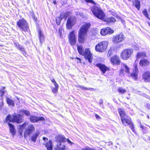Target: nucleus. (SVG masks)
Wrapping results in <instances>:
<instances>
[{
	"label": "nucleus",
	"mask_w": 150,
	"mask_h": 150,
	"mask_svg": "<svg viewBox=\"0 0 150 150\" xmlns=\"http://www.w3.org/2000/svg\"><path fill=\"white\" fill-rule=\"evenodd\" d=\"M129 68L125 64H123L120 70V73L121 74H126L131 76L132 78L136 80L137 79V76L139 73V70L137 67V65H135L134 67V69L132 73L130 74L129 72Z\"/></svg>",
	"instance_id": "f03ea898"
},
{
	"label": "nucleus",
	"mask_w": 150,
	"mask_h": 150,
	"mask_svg": "<svg viewBox=\"0 0 150 150\" xmlns=\"http://www.w3.org/2000/svg\"><path fill=\"white\" fill-rule=\"evenodd\" d=\"M3 105V102H1V104L0 105L1 108L2 107Z\"/></svg>",
	"instance_id": "3c124183"
},
{
	"label": "nucleus",
	"mask_w": 150,
	"mask_h": 150,
	"mask_svg": "<svg viewBox=\"0 0 150 150\" xmlns=\"http://www.w3.org/2000/svg\"><path fill=\"white\" fill-rule=\"evenodd\" d=\"M140 128L142 129L144 133L146 132L147 131V128L146 127L142 125H140Z\"/></svg>",
	"instance_id": "c9c22d12"
},
{
	"label": "nucleus",
	"mask_w": 150,
	"mask_h": 150,
	"mask_svg": "<svg viewBox=\"0 0 150 150\" xmlns=\"http://www.w3.org/2000/svg\"><path fill=\"white\" fill-rule=\"evenodd\" d=\"M69 42L71 45H75L76 42V36L75 33V31L73 30L71 32L68 36Z\"/></svg>",
	"instance_id": "1a4fd4ad"
},
{
	"label": "nucleus",
	"mask_w": 150,
	"mask_h": 150,
	"mask_svg": "<svg viewBox=\"0 0 150 150\" xmlns=\"http://www.w3.org/2000/svg\"><path fill=\"white\" fill-rule=\"evenodd\" d=\"M110 62L113 64L119 65L120 63V61L119 57L115 55L111 58Z\"/></svg>",
	"instance_id": "dca6fc26"
},
{
	"label": "nucleus",
	"mask_w": 150,
	"mask_h": 150,
	"mask_svg": "<svg viewBox=\"0 0 150 150\" xmlns=\"http://www.w3.org/2000/svg\"><path fill=\"white\" fill-rule=\"evenodd\" d=\"M67 141L68 143L71 145H72V144H74L73 142H72L71 141H70L69 139H67Z\"/></svg>",
	"instance_id": "a19ab883"
},
{
	"label": "nucleus",
	"mask_w": 150,
	"mask_h": 150,
	"mask_svg": "<svg viewBox=\"0 0 150 150\" xmlns=\"http://www.w3.org/2000/svg\"><path fill=\"white\" fill-rule=\"evenodd\" d=\"M118 110L122 124L125 126L129 125L132 130L134 132V126L133 124L131 122L130 117L125 114V112L123 109L120 108Z\"/></svg>",
	"instance_id": "20e7f679"
},
{
	"label": "nucleus",
	"mask_w": 150,
	"mask_h": 150,
	"mask_svg": "<svg viewBox=\"0 0 150 150\" xmlns=\"http://www.w3.org/2000/svg\"><path fill=\"white\" fill-rule=\"evenodd\" d=\"M142 76L144 81L150 82V71L145 72L143 74Z\"/></svg>",
	"instance_id": "2eb2a0df"
},
{
	"label": "nucleus",
	"mask_w": 150,
	"mask_h": 150,
	"mask_svg": "<svg viewBox=\"0 0 150 150\" xmlns=\"http://www.w3.org/2000/svg\"><path fill=\"white\" fill-rule=\"evenodd\" d=\"M91 25L90 23H85L79 29L78 33V38L80 42H82L85 40L87 33Z\"/></svg>",
	"instance_id": "7ed1b4c3"
},
{
	"label": "nucleus",
	"mask_w": 150,
	"mask_h": 150,
	"mask_svg": "<svg viewBox=\"0 0 150 150\" xmlns=\"http://www.w3.org/2000/svg\"><path fill=\"white\" fill-rule=\"evenodd\" d=\"M108 42L107 41H102L99 42L96 46L95 50L96 51L100 52H104L106 49L108 45Z\"/></svg>",
	"instance_id": "6e6552de"
},
{
	"label": "nucleus",
	"mask_w": 150,
	"mask_h": 150,
	"mask_svg": "<svg viewBox=\"0 0 150 150\" xmlns=\"http://www.w3.org/2000/svg\"><path fill=\"white\" fill-rule=\"evenodd\" d=\"M6 120H8L10 121L15 122L18 123H21L23 121L22 116L19 112V114L17 115H13L12 116L10 115L7 116Z\"/></svg>",
	"instance_id": "39448f33"
},
{
	"label": "nucleus",
	"mask_w": 150,
	"mask_h": 150,
	"mask_svg": "<svg viewBox=\"0 0 150 150\" xmlns=\"http://www.w3.org/2000/svg\"><path fill=\"white\" fill-rule=\"evenodd\" d=\"M127 98V99H129L128 98Z\"/></svg>",
	"instance_id": "13d9d810"
},
{
	"label": "nucleus",
	"mask_w": 150,
	"mask_h": 150,
	"mask_svg": "<svg viewBox=\"0 0 150 150\" xmlns=\"http://www.w3.org/2000/svg\"><path fill=\"white\" fill-rule=\"evenodd\" d=\"M45 146L47 150H52V141L50 140L48 142H47Z\"/></svg>",
	"instance_id": "5701e85b"
},
{
	"label": "nucleus",
	"mask_w": 150,
	"mask_h": 150,
	"mask_svg": "<svg viewBox=\"0 0 150 150\" xmlns=\"http://www.w3.org/2000/svg\"><path fill=\"white\" fill-rule=\"evenodd\" d=\"M143 14L148 18L150 19L149 18V15L147 13V12L146 9L142 11Z\"/></svg>",
	"instance_id": "e433bc0d"
},
{
	"label": "nucleus",
	"mask_w": 150,
	"mask_h": 150,
	"mask_svg": "<svg viewBox=\"0 0 150 150\" xmlns=\"http://www.w3.org/2000/svg\"><path fill=\"white\" fill-rule=\"evenodd\" d=\"M6 101H7V102L8 105H11L12 106H14V103L13 102V101L12 100L9 98H6Z\"/></svg>",
	"instance_id": "2f4dec72"
},
{
	"label": "nucleus",
	"mask_w": 150,
	"mask_h": 150,
	"mask_svg": "<svg viewBox=\"0 0 150 150\" xmlns=\"http://www.w3.org/2000/svg\"><path fill=\"white\" fill-rule=\"evenodd\" d=\"M140 3L139 1L138 0H135V6L139 10L140 8Z\"/></svg>",
	"instance_id": "473e14b6"
},
{
	"label": "nucleus",
	"mask_w": 150,
	"mask_h": 150,
	"mask_svg": "<svg viewBox=\"0 0 150 150\" xmlns=\"http://www.w3.org/2000/svg\"><path fill=\"white\" fill-rule=\"evenodd\" d=\"M83 53L82 55L84 56L85 58L86 59H87L90 63H91L92 62L93 56L89 49H86L85 51L83 52Z\"/></svg>",
	"instance_id": "f8f14e48"
},
{
	"label": "nucleus",
	"mask_w": 150,
	"mask_h": 150,
	"mask_svg": "<svg viewBox=\"0 0 150 150\" xmlns=\"http://www.w3.org/2000/svg\"><path fill=\"white\" fill-rule=\"evenodd\" d=\"M8 125L10 127V132L13 135H14L16 132L14 127V126L12 124L10 123H8Z\"/></svg>",
	"instance_id": "412c9836"
},
{
	"label": "nucleus",
	"mask_w": 150,
	"mask_h": 150,
	"mask_svg": "<svg viewBox=\"0 0 150 150\" xmlns=\"http://www.w3.org/2000/svg\"><path fill=\"white\" fill-rule=\"evenodd\" d=\"M85 1L87 2L94 4V2L93 0H85Z\"/></svg>",
	"instance_id": "79ce46f5"
},
{
	"label": "nucleus",
	"mask_w": 150,
	"mask_h": 150,
	"mask_svg": "<svg viewBox=\"0 0 150 150\" xmlns=\"http://www.w3.org/2000/svg\"><path fill=\"white\" fill-rule=\"evenodd\" d=\"M77 49L79 54L81 55H82L83 54V47L81 45H78Z\"/></svg>",
	"instance_id": "7c9ffc66"
},
{
	"label": "nucleus",
	"mask_w": 150,
	"mask_h": 150,
	"mask_svg": "<svg viewBox=\"0 0 150 150\" xmlns=\"http://www.w3.org/2000/svg\"><path fill=\"white\" fill-rule=\"evenodd\" d=\"M51 81H52V82L54 83V85H55V83H57L55 81V80H54V79H52Z\"/></svg>",
	"instance_id": "49530a36"
},
{
	"label": "nucleus",
	"mask_w": 150,
	"mask_h": 150,
	"mask_svg": "<svg viewBox=\"0 0 150 150\" xmlns=\"http://www.w3.org/2000/svg\"><path fill=\"white\" fill-rule=\"evenodd\" d=\"M20 113L22 115L23 114H24L27 116H28L30 115V113L29 111L24 110H21L20 111Z\"/></svg>",
	"instance_id": "c85d7f7f"
},
{
	"label": "nucleus",
	"mask_w": 150,
	"mask_h": 150,
	"mask_svg": "<svg viewBox=\"0 0 150 150\" xmlns=\"http://www.w3.org/2000/svg\"><path fill=\"white\" fill-rule=\"evenodd\" d=\"M113 30L110 27H107L106 28H103L100 31V34L103 35H105L108 34H111L114 33Z\"/></svg>",
	"instance_id": "4468645a"
},
{
	"label": "nucleus",
	"mask_w": 150,
	"mask_h": 150,
	"mask_svg": "<svg viewBox=\"0 0 150 150\" xmlns=\"http://www.w3.org/2000/svg\"><path fill=\"white\" fill-rule=\"evenodd\" d=\"M53 1L54 3V4H56V1Z\"/></svg>",
	"instance_id": "603ef678"
},
{
	"label": "nucleus",
	"mask_w": 150,
	"mask_h": 150,
	"mask_svg": "<svg viewBox=\"0 0 150 150\" xmlns=\"http://www.w3.org/2000/svg\"><path fill=\"white\" fill-rule=\"evenodd\" d=\"M79 87L83 90H88V91H92V90L94 89L93 88H87L83 86H79Z\"/></svg>",
	"instance_id": "f704fd0d"
},
{
	"label": "nucleus",
	"mask_w": 150,
	"mask_h": 150,
	"mask_svg": "<svg viewBox=\"0 0 150 150\" xmlns=\"http://www.w3.org/2000/svg\"><path fill=\"white\" fill-rule=\"evenodd\" d=\"M55 87L53 88L52 89V91L54 93H56L58 91V85L57 83H55V85H54Z\"/></svg>",
	"instance_id": "72a5a7b5"
},
{
	"label": "nucleus",
	"mask_w": 150,
	"mask_h": 150,
	"mask_svg": "<svg viewBox=\"0 0 150 150\" xmlns=\"http://www.w3.org/2000/svg\"><path fill=\"white\" fill-rule=\"evenodd\" d=\"M28 125V123L26 122H25L23 124L21 125L19 127V130H21V131L22 132L25 127Z\"/></svg>",
	"instance_id": "cd10ccee"
},
{
	"label": "nucleus",
	"mask_w": 150,
	"mask_h": 150,
	"mask_svg": "<svg viewBox=\"0 0 150 150\" xmlns=\"http://www.w3.org/2000/svg\"><path fill=\"white\" fill-rule=\"evenodd\" d=\"M38 121L40 120H44V118H43V117H38Z\"/></svg>",
	"instance_id": "a18cd8bd"
},
{
	"label": "nucleus",
	"mask_w": 150,
	"mask_h": 150,
	"mask_svg": "<svg viewBox=\"0 0 150 150\" xmlns=\"http://www.w3.org/2000/svg\"><path fill=\"white\" fill-rule=\"evenodd\" d=\"M79 14L82 18L84 17V16L83 15V13H80Z\"/></svg>",
	"instance_id": "8fccbe9b"
},
{
	"label": "nucleus",
	"mask_w": 150,
	"mask_h": 150,
	"mask_svg": "<svg viewBox=\"0 0 150 150\" xmlns=\"http://www.w3.org/2000/svg\"><path fill=\"white\" fill-rule=\"evenodd\" d=\"M96 66L99 68L102 71L103 74H104L106 71L108 70L109 69L105 65L101 64H97Z\"/></svg>",
	"instance_id": "f3484780"
},
{
	"label": "nucleus",
	"mask_w": 150,
	"mask_h": 150,
	"mask_svg": "<svg viewBox=\"0 0 150 150\" xmlns=\"http://www.w3.org/2000/svg\"><path fill=\"white\" fill-rule=\"evenodd\" d=\"M76 22V18L75 17H70L67 20L66 23L67 28L68 29H71L74 25Z\"/></svg>",
	"instance_id": "9b49d317"
},
{
	"label": "nucleus",
	"mask_w": 150,
	"mask_h": 150,
	"mask_svg": "<svg viewBox=\"0 0 150 150\" xmlns=\"http://www.w3.org/2000/svg\"><path fill=\"white\" fill-rule=\"evenodd\" d=\"M59 17L62 20L63 18H65L64 13H61L60 16Z\"/></svg>",
	"instance_id": "ea45409f"
},
{
	"label": "nucleus",
	"mask_w": 150,
	"mask_h": 150,
	"mask_svg": "<svg viewBox=\"0 0 150 150\" xmlns=\"http://www.w3.org/2000/svg\"><path fill=\"white\" fill-rule=\"evenodd\" d=\"M38 117L34 116L31 115L30 117V120L33 122H35L38 121Z\"/></svg>",
	"instance_id": "b1692460"
},
{
	"label": "nucleus",
	"mask_w": 150,
	"mask_h": 150,
	"mask_svg": "<svg viewBox=\"0 0 150 150\" xmlns=\"http://www.w3.org/2000/svg\"><path fill=\"white\" fill-rule=\"evenodd\" d=\"M64 18L65 19L68 16L69 14L68 13H64Z\"/></svg>",
	"instance_id": "c03bdc74"
},
{
	"label": "nucleus",
	"mask_w": 150,
	"mask_h": 150,
	"mask_svg": "<svg viewBox=\"0 0 150 150\" xmlns=\"http://www.w3.org/2000/svg\"><path fill=\"white\" fill-rule=\"evenodd\" d=\"M61 20L62 19L59 17L56 18V23L58 25H60V22Z\"/></svg>",
	"instance_id": "4c0bfd02"
},
{
	"label": "nucleus",
	"mask_w": 150,
	"mask_h": 150,
	"mask_svg": "<svg viewBox=\"0 0 150 150\" xmlns=\"http://www.w3.org/2000/svg\"><path fill=\"white\" fill-rule=\"evenodd\" d=\"M17 25L21 31H27L28 29V23L24 19L18 21L17 23Z\"/></svg>",
	"instance_id": "0eeeda50"
},
{
	"label": "nucleus",
	"mask_w": 150,
	"mask_h": 150,
	"mask_svg": "<svg viewBox=\"0 0 150 150\" xmlns=\"http://www.w3.org/2000/svg\"><path fill=\"white\" fill-rule=\"evenodd\" d=\"M146 54L144 52H138L137 55V58L144 57H146Z\"/></svg>",
	"instance_id": "393cba45"
},
{
	"label": "nucleus",
	"mask_w": 150,
	"mask_h": 150,
	"mask_svg": "<svg viewBox=\"0 0 150 150\" xmlns=\"http://www.w3.org/2000/svg\"><path fill=\"white\" fill-rule=\"evenodd\" d=\"M95 117L96 119H99L100 117V116L96 114H95Z\"/></svg>",
	"instance_id": "09e8293b"
},
{
	"label": "nucleus",
	"mask_w": 150,
	"mask_h": 150,
	"mask_svg": "<svg viewBox=\"0 0 150 150\" xmlns=\"http://www.w3.org/2000/svg\"><path fill=\"white\" fill-rule=\"evenodd\" d=\"M39 134L40 133L39 132H37L33 135L32 137H31L32 141L34 142H35L36 141L37 138Z\"/></svg>",
	"instance_id": "bb28decb"
},
{
	"label": "nucleus",
	"mask_w": 150,
	"mask_h": 150,
	"mask_svg": "<svg viewBox=\"0 0 150 150\" xmlns=\"http://www.w3.org/2000/svg\"><path fill=\"white\" fill-rule=\"evenodd\" d=\"M63 32L64 30L63 28L60 27L59 28L58 34L60 38L62 39L63 38L62 33Z\"/></svg>",
	"instance_id": "c756f323"
},
{
	"label": "nucleus",
	"mask_w": 150,
	"mask_h": 150,
	"mask_svg": "<svg viewBox=\"0 0 150 150\" xmlns=\"http://www.w3.org/2000/svg\"><path fill=\"white\" fill-rule=\"evenodd\" d=\"M43 139L45 142L46 141L48 140L47 138L46 137H43Z\"/></svg>",
	"instance_id": "de8ad7c7"
},
{
	"label": "nucleus",
	"mask_w": 150,
	"mask_h": 150,
	"mask_svg": "<svg viewBox=\"0 0 150 150\" xmlns=\"http://www.w3.org/2000/svg\"><path fill=\"white\" fill-rule=\"evenodd\" d=\"M93 13L98 19L103 20L105 21L108 23L114 22L116 21L115 18L112 17L104 18L105 14L102 11L101 8L96 6H93L91 8Z\"/></svg>",
	"instance_id": "f257e3e1"
},
{
	"label": "nucleus",
	"mask_w": 150,
	"mask_h": 150,
	"mask_svg": "<svg viewBox=\"0 0 150 150\" xmlns=\"http://www.w3.org/2000/svg\"><path fill=\"white\" fill-rule=\"evenodd\" d=\"M54 150H67L65 145L62 144L61 143H58L56 146L54 148Z\"/></svg>",
	"instance_id": "a211bd4d"
},
{
	"label": "nucleus",
	"mask_w": 150,
	"mask_h": 150,
	"mask_svg": "<svg viewBox=\"0 0 150 150\" xmlns=\"http://www.w3.org/2000/svg\"><path fill=\"white\" fill-rule=\"evenodd\" d=\"M4 94V91L0 90V96H3Z\"/></svg>",
	"instance_id": "37998d69"
},
{
	"label": "nucleus",
	"mask_w": 150,
	"mask_h": 150,
	"mask_svg": "<svg viewBox=\"0 0 150 150\" xmlns=\"http://www.w3.org/2000/svg\"><path fill=\"white\" fill-rule=\"evenodd\" d=\"M149 11H150V8H149Z\"/></svg>",
	"instance_id": "4d7b16f0"
},
{
	"label": "nucleus",
	"mask_w": 150,
	"mask_h": 150,
	"mask_svg": "<svg viewBox=\"0 0 150 150\" xmlns=\"http://www.w3.org/2000/svg\"><path fill=\"white\" fill-rule=\"evenodd\" d=\"M147 117L148 119H149V116H147Z\"/></svg>",
	"instance_id": "6e6d98bb"
},
{
	"label": "nucleus",
	"mask_w": 150,
	"mask_h": 150,
	"mask_svg": "<svg viewBox=\"0 0 150 150\" xmlns=\"http://www.w3.org/2000/svg\"><path fill=\"white\" fill-rule=\"evenodd\" d=\"M38 37L39 38V40L41 43L43 42L44 40L45 37L42 33V31L41 30H40L38 31Z\"/></svg>",
	"instance_id": "aec40b11"
},
{
	"label": "nucleus",
	"mask_w": 150,
	"mask_h": 150,
	"mask_svg": "<svg viewBox=\"0 0 150 150\" xmlns=\"http://www.w3.org/2000/svg\"><path fill=\"white\" fill-rule=\"evenodd\" d=\"M117 91L121 94H124L127 91L125 88L121 87L118 88Z\"/></svg>",
	"instance_id": "a878e982"
},
{
	"label": "nucleus",
	"mask_w": 150,
	"mask_h": 150,
	"mask_svg": "<svg viewBox=\"0 0 150 150\" xmlns=\"http://www.w3.org/2000/svg\"><path fill=\"white\" fill-rule=\"evenodd\" d=\"M35 127L33 125H30L26 128L24 132V137H26L27 136H29L34 131Z\"/></svg>",
	"instance_id": "ddd939ff"
},
{
	"label": "nucleus",
	"mask_w": 150,
	"mask_h": 150,
	"mask_svg": "<svg viewBox=\"0 0 150 150\" xmlns=\"http://www.w3.org/2000/svg\"><path fill=\"white\" fill-rule=\"evenodd\" d=\"M76 59H78L80 60L79 59V58H78V57H77V58H76Z\"/></svg>",
	"instance_id": "5fc2aeb1"
},
{
	"label": "nucleus",
	"mask_w": 150,
	"mask_h": 150,
	"mask_svg": "<svg viewBox=\"0 0 150 150\" xmlns=\"http://www.w3.org/2000/svg\"><path fill=\"white\" fill-rule=\"evenodd\" d=\"M66 141V138L64 137L63 136L59 135V136L57 139V141L59 143H61L62 142H64Z\"/></svg>",
	"instance_id": "4be33fe9"
},
{
	"label": "nucleus",
	"mask_w": 150,
	"mask_h": 150,
	"mask_svg": "<svg viewBox=\"0 0 150 150\" xmlns=\"http://www.w3.org/2000/svg\"><path fill=\"white\" fill-rule=\"evenodd\" d=\"M133 52V50L132 49H125L122 50L121 53V57L123 60H126L131 56Z\"/></svg>",
	"instance_id": "423d86ee"
},
{
	"label": "nucleus",
	"mask_w": 150,
	"mask_h": 150,
	"mask_svg": "<svg viewBox=\"0 0 150 150\" xmlns=\"http://www.w3.org/2000/svg\"><path fill=\"white\" fill-rule=\"evenodd\" d=\"M16 98H17V99L18 100H19V98H18L17 97H16Z\"/></svg>",
	"instance_id": "864d4df0"
},
{
	"label": "nucleus",
	"mask_w": 150,
	"mask_h": 150,
	"mask_svg": "<svg viewBox=\"0 0 150 150\" xmlns=\"http://www.w3.org/2000/svg\"><path fill=\"white\" fill-rule=\"evenodd\" d=\"M149 62L146 59H142L139 62V65L142 67H145L149 65Z\"/></svg>",
	"instance_id": "6ab92c4d"
},
{
	"label": "nucleus",
	"mask_w": 150,
	"mask_h": 150,
	"mask_svg": "<svg viewBox=\"0 0 150 150\" xmlns=\"http://www.w3.org/2000/svg\"><path fill=\"white\" fill-rule=\"evenodd\" d=\"M125 36L122 33H120L113 36L112 42L115 43L117 44L122 42L124 40Z\"/></svg>",
	"instance_id": "9d476101"
},
{
	"label": "nucleus",
	"mask_w": 150,
	"mask_h": 150,
	"mask_svg": "<svg viewBox=\"0 0 150 150\" xmlns=\"http://www.w3.org/2000/svg\"><path fill=\"white\" fill-rule=\"evenodd\" d=\"M16 46L17 47V48L19 49L22 52L24 51V48H23L22 47V46L21 45H16Z\"/></svg>",
	"instance_id": "58836bf2"
}]
</instances>
